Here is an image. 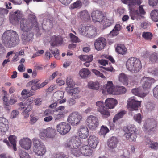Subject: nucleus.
Returning a JSON list of instances; mask_svg holds the SVG:
<instances>
[{
  "label": "nucleus",
  "instance_id": "7c9ffc66",
  "mask_svg": "<svg viewBox=\"0 0 158 158\" xmlns=\"http://www.w3.org/2000/svg\"><path fill=\"white\" fill-rule=\"evenodd\" d=\"M79 16L81 19L85 21H87L90 19V15L86 10L80 12L79 14Z\"/></svg>",
  "mask_w": 158,
  "mask_h": 158
},
{
  "label": "nucleus",
  "instance_id": "c756f323",
  "mask_svg": "<svg viewBox=\"0 0 158 158\" xmlns=\"http://www.w3.org/2000/svg\"><path fill=\"white\" fill-rule=\"evenodd\" d=\"M80 137L82 139L87 138L89 135V132L87 128L86 127H81L79 132Z\"/></svg>",
  "mask_w": 158,
  "mask_h": 158
},
{
  "label": "nucleus",
  "instance_id": "69168bd1",
  "mask_svg": "<svg viewBox=\"0 0 158 158\" xmlns=\"http://www.w3.org/2000/svg\"><path fill=\"white\" fill-rule=\"evenodd\" d=\"M8 10L6 9L0 8V18H2V17L3 15L7 14Z\"/></svg>",
  "mask_w": 158,
  "mask_h": 158
},
{
  "label": "nucleus",
  "instance_id": "ddd939ff",
  "mask_svg": "<svg viewBox=\"0 0 158 158\" xmlns=\"http://www.w3.org/2000/svg\"><path fill=\"white\" fill-rule=\"evenodd\" d=\"M23 17L21 12L18 10L13 13L10 16L9 19L11 23L13 24L16 25L18 23L19 20Z\"/></svg>",
  "mask_w": 158,
  "mask_h": 158
},
{
  "label": "nucleus",
  "instance_id": "ea45409f",
  "mask_svg": "<svg viewBox=\"0 0 158 158\" xmlns=\"http://www.w3.org/2000/svg\"><path fill=\"white\" fill-rule=\"evenodd\" d=\"M32 140L33 143V149H35L44 145L38 139L34 138Z\"/></svg>",
  "mask_w": 158,
  "mask_h": 158
},
{
  "label": "nucleus",
  "instance_id": "2f4dec72",
  "mask_svg": "<svg viewBox=\"0 0 158 158\" xmlns=\"http://www.w3.org/2000/svg\"><path fill=\"white\" fill-rule=\"evenodd\" d=\"M116 50L119 54L124 55L126 53L127 48L124 45L120 44L117 45Z\"/></svg>",
  "mask_w": 158,
  "mask_h": 158
},
{
  "label": "nucleus",
  "instance_id": "4c0bfd02",
  "mask_svg": "<svg viewBox=\"0 0 158 158\" xmlns=\"http://www.w3.org/2000/svg\"><path fill=\"white\" fill-rule=\"evenodd\" d=\"M150 16L152 20L155 22L158 21V10H152L150 13Z\"/></svg>",
  "mask_w": 158,
  "mask_h": 158
},
{
  "label": "nucleus",
  "instance_id": "0eeeda50",
  "mask_svg": "<svg viewBox=\"0 0 158 158\" xmlns=\"http://www.w3.org/2000/svg\"><path fill=\"white\" fill-rule=\"evenodd\" d=\"M86 124L90 129L95 130L98 125V118L93 115L89 116L87 119Z\"/></svg>",
  "mask_w": 158,
  "mask_h": 158
},
{
  "label": "nucleus",
  "instance_id": "6ab92c4d",
  "mask_svg": "<svg viewBox=\"0 0 158 158\" xmlns=\"http://www.w3.org/2000/svg\"><path fill=\"white\" fill-rule=\"evenodd\" d=\"M19 143L22 148L27 150L29 149L31 146V141L28 138L21 139Z\"/></svg>",
  "mask_w": 158,
  "mask_h": 158
},
{
  "label": "nucleus",
  "instance_id": "052dcab7",
  "mask_svg": "<svg viewBox=\"0 0 158 158\" xmlns=\"http://www.w3.org/2000/svg\"><path fill=\"white\" fill-rule=\"evenodd\" d=\"M49 82V80H46L44 82L41 84L37 83L35 85L38 89L42 88L45 85Z\"/></svg>",
  "mask_w": 158,
  "mask_h": 158
},
{
  "label": "nucleus",
  "instance_id": "c85d7f7f",
  "mask_svg": "<svg viewBox=\"0 0 158 158\" xmlns=\"http://www.w3.org/2000/svg\"><path fill=\"white\" fill-rule=\"evenodd\" d=\"M79 92V90L77 88H74L71 89L67 91V93L74 99H77L79 98L78 93Z\"/></svg>",
  "mask_w": 158,
  "mask_h": 158
},
{
  "label": "nucleus",
  "instance_id": "20e7f679",
  "mask_svg": "<svg viewBox=\"0 0 158 158\" xmlns=\"http://www.w3.org/2000/svg\"><path fill=\"white\" fill-rule=\"evenodd\" d=\"M136 129L134 126L130 125L123 128L126 139L130 141L135 140L137 137L136 133Z\"/></svg>",
  "mask_w": 158,
  "mask_h": 158
},
{
  "label": "nucleus",
  "instance_id": "9d476101",
  "mask_svg": "<svg viewBox=\"0 0 158 158\" xmlns=\"http://www.w3.org/2000/svg\"><path fill=\"white\" fill-rule=\"evenodd\" d=\"M80 145V142L78 138L72 137L69 141L67 142L64 145L66 148H69L71 150L77 148Z\"/></svg>",
  "mask_w": 158,
  "mask_h": 158
},
{
  "label": "nucleus",
  "instance_id": "774afa93",
  "mask_svg": "<svg viewBox=\"0 0 158 158\" xmlns=\"http://www.w3.org/2000/svg\"><path fill=\"white\" fill-rule=\"evenodd\" d=\"M67 156L63 153L57 154L55 156V158H67Z\"/></svg>",
  "mask_w": 158,
  "mask_h": 158
},
{
  "label": "nucleus",
  "instance_id": "de8ad7c7",
  "mask_svg": "<svg viewBox=\"0 0 158 158\" xmlns=\"http://www.w3.org/2000/svg\"><path fill=\"white\" fill-rule=\"evenodd\" d=\"M109 130L106 126H102L99 132V135L100 136H105L106 134L109 131Z\"/></svg>",
  "mask_w": 158,
  "mask_h": 158
},
{
  "label": "nucleus",
  "instance_id": "13d9d810",
  "mask_svg": "<svg viewBox=\"0 0 158 158\" xmlns=\"http://www.w3.org/2000/svg\"><path fill=\"white\" fill-rule=\"evenodd\" d=\"M69 36L70 37V40L72 42L74 43H77L80 42L78 38L72 33H70Z\"/></svg>",
  "mask_w": 158,
  "mask_h": 158
},
{
  "label": "nucleus",
  "instance_id": "49530a36",
  "mask_svg": "<svg viewBox=\"0 0 158 158\" xmlns=\"http://www.w3.org/2000/svg\"><path fill=\"white\" fill-rule=\"evenodd\" d=\"M9 140L12 145L15 151L17 150L16 144L15 136L14 135H11L9 137Z\"/></svg>",
  "mask_w": 158,
  "mask_h": 158
},
{
  "label": "nucleus",
  "instance_id": "9b49d317",
  "mask_svg": "<svg viewBox=\"0 0 158 158\" xmlns=\"http://www.w3.org/2000/svg\"><path fill=\"white\" fill-rule=\"evenodd\" d=\"M23 32L21 36L23 42L25 43L31 42L34 39V33L31 30Z\"/></svg>",
  "mask_w": 158,
  "mask_h": 158
},
{
  "label": "nucleus",
  "instance_id": "dca6fc26",
  "mask_svg": "<svg viewBox=\"0 0 158 158\" xmlns=\"http://www.w3.org/2000/svg\"><path fill=\"white\" fill-rule=\"evenodd\" d=\"M118 140L115 137H112L108 139V145L111 151L113 152H115L116 149Z\"/></svg>",
  "mask_w": 158,
  "mask_h": 158
},
{
  "label": "nucleus",
  "instance_id": "a211bd4d",
  "mask_svg": "<svg viewBox=\"0 0 158 158\" xmlns=\"http://www.w3.org/2000/svg\"><path fill=\"white\" fill-rule=\"evenodd\" d=\"M106 43V41L105 38L102 37L98 38L95 42V47L97 50H101L104 48Z\"/></svg>",
  "mask_w": 158,
  "mask_h": 158
},
{
  "label": "nucleus",
  "instance_id": "473e14b6",
  "mask_svg": "<svg viewBox=\"0 0 158 158\" xmlns=\"http://www.w3.org/2000/svg\"><path fill=\"white\" fill-rule=\"evenodd\" d=\"M61 39L60 36H53L51 39L52 43L51 44V47H54L55 46H57L61 43Z\"/></svg>",
  "mask_w": 158,
  "mask_h": 158
},
{
  "label": "nucleus",
  "instance_id": "a19ab883",
  "mask_svg": "<svg viewBox=\"0 0 158 158\" xmlns=\"http://www.w3.org/2000/svg\"><path fill=\"white\" fill-rule=\"evenodd\" d=\"M46 130L48 137L52 138L56 135V131L55 129L49 127L46 129Z\"/></svg>",
  "mask_w": 158,
  "mask_h": 158
},
{
  "label": "nucleus",
  "instance_id": "f8f14e48",
  "mask_svg": "<svg viewBox=\"0 0 158 158\" xmlns=\"http://www.w3.org/2000/svg\"><path fill=\"white\" fill-rule=\"evenodd\" d=\"M142 87L144 90H148L151 87L152 83L155 82L152 78L144 77L141 80Z\"/></svg>",
  "mask_w": 158,
  "mask_h": 158
},
{
  "label": "nucleus",
  "instance_id": "2eb2a0df",
  "mask_svg": "<svg viewBox=\"0 0 158 158\" xmlns=\"http://www.w3.org/2000/svg\"><path fill=\"white\" fill-rule=\"evenodd\" d=\"M145 14V12L144 9L143 8L142 6H139V9L134 12V15L131 13V19L134 20L136 18L139 19L143 18H144L143 16Z\"/></svg>",
  "mask_w": 158,
  "mask_h": 158
},
{
  "label": "nucleus",
  "instance_id": "4d7b16f0",
  "mask_svg": "<svg viewBox=\"0 0 158 158\" xmlns=\"http://www.w3.org/2000/svg\"><path fill=\"white\" fill-rule=\"evenodd\" d=\"M19 153L20 158H30L28 154L24 150H19Z\"/></svg>",
  "mask_w": 158,
  "mask_h": 158
},
{
  "label": "nucleus",
  "instance_id": "bb28decb",
  "mask_svg": "<svg viewBox=\"0 0 158 158\" xmlns=\"http://www.w3.org/2000/svg\"><path fill=\"white\" fill-rule=\"evenodd\" d=\"M91 72L87 68H82L79 72V74L81 77L85 79L89 77L91 75Z\"/></svg>",
  "mask_w": 158,
  "mask_h": 158
},
{
  "label": "nucleus",
  "instance_id": "aec40b11",
  "mask_svg": "<svg viewBox=\"0 0 158 158\" xmlns=\"http://www.w3.org/2000/svg\"><path fill=\"white\" fill-rule=\"evenodd\" d=\"M91 15L92 20L95 22H101L104 17L102 13L98 10L93 11Z\"/></svg>",
  "mask_w": 158,
  "mask_h": 158
},
{
  "label": "nucleus",
  "instance_id": "423d86ee",
  "mask_svg": "<svg viewBox=\"0 0 158 158\" xmlns=\"http://www.w3.org/2000/svg\"><path fill=\"white\" fill-rule=\"evenodd\" d=\"M141 102L136 100L133 97L130 98L128 101L127 106L131 111L137 110L140 107Z\"/></svg>",
  "mask_w": 158,
  "mask_h": 158
},
{
  "label": "nucleus",
  "instance_id": "f3484780",
  "mask_svg": "<svg viewBox=\"0 0 158 158\" xmlns=\"http://www.w3.org/2000/svg\"><path fill=\"white\" fill-rule=\"evenodd\" d=\"M155 122L153 119H147L144 123L142 127L143 129L145 131H151L155 126Z\"/></svg>",
  "mask_w": 158,
  "mask_h": 158
},
{
  "label": "nucleus",
  "instance_id": "c9c22d12",
  "mask_svg": "<svg viewBox=\"0 0 158 158\" xmlns=\"http://www.w3.org/2000/svg\"><path fill=\"white\" fill-rule=\"evenodd\" d=\"M88 85L89 89L94 90H98L99 87V83L98 82H89Z\"/></svg>",
  "mask_w": 158,
  "mask_h": 158
},
{
  "label": "nucleus",
  "instance_id": "a18cd8bd",
  "mask_svg": "<svg viewBox=\"0 0 158 158\" xmlns=\"http://www.w3.org/2000/svg\"><path fill=\"white\" fill-rule=\"evenodd\" d=\"M49 50L51 53L54 54L55 57L56 59H60L59 50L58 49L52 47H50Z\"/></svg>",
  "mask_w": 158,
  "mask_h": 158
},
{
  "label": "nucleus",
  "instance_id": "412c9836",
  "mask_svg": "<svg viewBox=\"0 0 158 158\" xmlns=\"http://www.w3.org/2000/svg\"><path fill=\"white\" fill-rule=\"evenodd\" d=\"M131 92L134 95L140 97H145L147 93L146 92L143 91L141 87L133 89L131 90Z\"/></svg>",
  "mask_w": 158,
  "mask_h": 158
},
{
  "label": "nucleus",
  "instance_id": "8fccbe9b",
  "mask_svg": "<svg viewBox=\"0 0 158 158\" xmlns=\"http://www.w3.org/2000/svg\"><path fill=\"white\" fill-rule=\"evenodd\" d=\"M125 114L126 112L125 111H121L116 114L113 118V122H116L118 119L122 118Z\"/></svg>",
  "mask_w": 158,
  "mask_h": 158
},
{
  "label": "nucleus",
  "instance_id": "f704fd0d",
  "mask_svg": "<svg viewBox=\"0 0 158 158\" xmlns=\"http://www.w3.org/2000/svg\"><path fill=\"white\" fill-rule=\"evenodd\" d=\"M99 112L102 114L103 118H106L109 116L110 115V113L108 109L106 107H103L102 109L99 108L98 109Z\"/></svg>",
  "mask_w": 158,
  "mask_h": 158
},
{
  "label": "nucleus",
  "instance_id": "cd10ccee",
  "mask_svg": "<svg viewBox=\"0 0 158 158\" xmlns=\"http://www.w3.org/2000/svg\"><path fill=\"white\" fill-rule=\"evenodd\" d=\"M33 151L36 155L41 156L44 155L46 152V149L45 145H44L35 149H33Z\"/></svg>",
  "mask_w": 158,
  "mask_h": 158
},
{
  "label": "nucleus",
  "instance_id": "c03bdc74",
  "mask_svg": "<svg viewBox=\"0 0 158 158\" xmlns=\"http://www.w3.org/2000/svg\"><path fill=\"white\" fill-rule=\"evenodd\" d=\"M101 23L105 27H107L111 24L113 23V21L112 20L107 19L104 16Z\"/></svg>",
  "mask_w": 158,
  "mask_h": 158
},
{
  "label": "nucleus",
  "instance_id": "09e8293b",
  "mask_svg": "<svg viewBox=\"0 0 158 158\" xmlns=\"http://www.w3.org/2000/svg\"><path fill=\"white\" fill-rule=\"evenodd\" d=\"M82 2L80 0H78L71 5V8L72 9L75 8L79 9L82 7Z\"/></svg>",
  "mask_w": 158,
  "mask_h": 158
},
{
  "label": "nucleus",
  "instance_id": "e2e57ef3",
  "mask_svg": "<svg viewBox=\"0 0 158 158\" xmlns=\"http://www.w3.org/2000/svg\"><path fill=\"white\" fill-rule=\"evenodd\" d=\"M134 119L138 123L140 124L141 120V115L139 113L136 114L134 116Z\"/></svg>",
  "mask_w": 158,
  "mask_h": 158
},
{
  "label": "nucleus",
  "instance_id": "864d4df0",
  "mask_svg": "<svg viewBox=\"0 0 158 158\" xmlns=\"http://www.w3.org/2000/svg\"><path fill=\"white\" fill-rule=\"evenodd\" d=\"M116 94H123L125 93L126 91V88L122 86H117Z\"/></svg>",
  "mask_w": 158,
  "mask_h": 158
},
{
  "label": "nucleus",
  "instance_id": "5fc2aeb1",
  "mask_svg": "<svg viewBox=\"0 0 158 158\" xmlns=\"http://www.w3.org/2000/svg\"><path fill=\"white\" fill-rule=\"evenodd\" d=\"M142 36L146 40H150L152 38V35L150 32H143L142 33Z\"/></svg>",
  "mask_w": 158,
  "mask_h": 158
},
{
  "label": "nucleus",
  "instance_id": "a878e982",
  "mask_svg": "<svg viewBox=\"0 0 158 158\" xmlns=\"http://www.w3.org/2000/svg\"><path fill=\"white\" fill-rule=\"evenodd\" d=\"M81 154L85 156L91 155L93 150L89 147L87 145H84L81 148Z\"/></svg>",
  "mask_w": 158,
  "mask_h": 158
},
{
  "label": "nucleus",
  "instance_id": "b1692460",
  "mask_svg": "<svg viewBox=\"0 0 158 158\" xmlns=\"http://www.w3.org/2000/svg\"><path fill=\"white\" fill-rule=\"evenodd\" d=\"M0 131L5 132L7 131L8 128L7 121L4 118H0Z\"/></svg>",
  "mask_w": 158,
  "mask_h": 158
},
{
  "label": "nucleus",
  "instance_id": "1a4fd4ad",
  "mask_svg": "<svg viewBox=\"0 0 158 158\" xmlns=\"http://www.w3.org/2000/svg\"><path fill=\"white\" fill-rule=\"evenodd\" d=\"M34 26L26 19L23 18L20 22V27L22 31L31 30Z\"/></svg>",
  "mask_w": 158,
  "mask_h": 158
},
{
  "label": "nucleus",
  "instance_id": "bf43d9fd",
  "mask_svg": "<svg viewBox=\"0 0 158 158\" xmlns=\"http://www.w3.org/2000/svg\"><path fill=\"white\" fill-rule=\"evenodd\" d=\"M92 71L97 77H99L103 78H106L103 75V74L100 73L99 71L95 69H92Z\"/></svg>",
  "mask_w": 158,
  "mask_h": 158
},
{
  "label": "nucleus",
  "instance_id": "f03ea898",
  "mask_svg": "<svg viewBox=\"0 0 158 158\" xmlns=\"http://www.w3.org/2000/svg\"><path fill=\"white\" fill-rule=\"evenodd\" d=\"M127 69L132 72L137 73L142 68L140 60L135 57H131L127 61L126 64Z\"/></svg>",
  "mask_w": 158,
  "mask_h": 158
},
{
  "label": "nucleus",
  "instance_id": "e433bc0d",
  "mask_svg": "<svg viewBox=\"0 0 158 158\" xmlns=\"http://www.w3.org/2000/svg\"><path fill=\"white\" fill-rule=\"evenodd\" d=\"M121 1L124 4H128L129 6L131 5H134L136 4L139 5L141 4L140 0H121Z\"/></svg>",
  "mask_w": 158,
  "mask_h": 158
},
{
  "label": "nucleus",
  "instance_id": "79ce46f5",
  "mask_svg": "<svg viewBox=\"0 0 158 158\" xmlns=\"http://www.w3.org/2000/svg\"><path fill=\"white\" fill-rule=\"evenodd\" d=\"M93 57L92 55H81L80 56L79 58L82 61L91 62L93 60Z\"/></svg>",
  "mask_w": 158,
  "mask_h": 158
},
{
  "label": "nucleus",
  "instance_id": "338daca9",
  "mask_svg": "<svg viewBox=\"0 0 158 158\" xmlns=\"http://www.w3.org/2000/svg\"><path fill=\"white\" fill-rule=\"evenodd\" d=\"M46 131V129H44L40 133V135L41 139H44L47 137Z\"/></svg>",
  "mask_w": 158,
  "mask_h": 158
},
{
  "label": "nucleus",
  "instance_id": "4468645a",
  "mask_svg": "<svg viewBox=\"0 0 158 158\" xmlns=\"http://www.w3.org/2000/svg\"><path fill=\"white\" fill-rule=\"evenodd\" d=\"M116 87L113 85L112 81H108L107 84L103 86L102 90L103 91H107L110 94H116Z\"/></svg>",
  "mask_w": 158,
  "mask_h": 158
},
{
  "label": "nucleus",
  "instance_id": "603ef678",
  "mask_svg": "<svg viewBox=\"0 0 158 158\" xmlns=\"http://www.w3.org/2000/svg\"><path fill=\"white\" fill-rule=\"evenodd\" d=\"M119 81L125 84L127 82L128 78L125 74L122 73L119 75Z\"/></svg>",
  "mask_w": 158,
  "mask_h": 158
},
{
  "label": "nucleus",
  "instance_id": "37998d69",
  "mask_svg": "<svg viewBox=\"0 0 158 158\" xmlns=\"http://www.w3.org/2000/svg\"><path fill=\"white\" fill-rule=\"evenodd\" d=\"M63 98V95L62 92L58 91L55 92L53 95V100L55 102L58 101Z\"/></svg>",
  "mask_w": 158,
  "mask_h": 158
},
{
  "label": "nucleus",
  "instance_id": "72a5a7b5",
  "mask_svg": "<svg viewBox=\"0 0 158 158\" xmlns=\"http://www.w3.org/2000/svg\"><path fill=\"white\" fill-rule=\"evenodd\" d=\"M121 29V26L118 24H116L113 29L110 32L109 35L112 36H117L118 34L119 31Z\"/></svg>",
  "mask_w": 158,
  "mask_h": 158
},
{
  "label": "nucleus",
  "instance_id": "680f3d73",
  "mask_svg": "<svg viewBox=\"0 0 158 158\" xmlns=\"http://www.w3.org/2000/svg\"><path fill=\"white\" fill-rule=\"evenodd\" d=\"M76 102V100L73 98H69L67 101L68 105L70 106L75 105Z\"/></svg>",
  "mask_w": 158,
  "mask_h": 158
},
{
  "label": "nucleus",
  "instance_id": "5701e85b",
  "mask_svg": "<svg viewBox=\"0 0 158 158\" xmlns=\"http://www.w3.org/2000/svg\"><path fill=\"white\" fill-rule=\"evenodd\" d=\"M146 145H148V147L151 149L156 150L158 148V143L157 142L151 141L149 138H146L145 139Z\"/></svg>",
  "mask_w": 158,
  "mask_h": 158
},
{
  "label": "nucleus",
  "instance_id": "6e6d98bb",
  "mask_svg": "<svg viewBox=\"0 0 158 158\" xmlns=\"http://www.w3.org/2000/svg\"><path fill=\"white\" fill-rule=\"evenodd\" d=\"M71 153L74 156H79L81 154V148H75L71 150Z\"/></svg>",
  "mask_w": 158,
  "mask_h": 158
},
{
  "label": "nucleus",
  "instance_id": "4be33fe9",
  "mask_svg": "<svg viewBox=\"0 0 158 158\" xmlns=\"http://www.w3.org/2000/svg\"><path fill=\"white\" fill-rule=\"evenodd\" d=\"M117 103V101L116 99L110 98L106 99L105 104L106 107L110 109L114 108Z\"/></svg>",
  "mask_w": 158,
  "mask_h": 158
},
{
  "label": "nucleus",
  "instance_id": "6e6552de",
  "mask_svg": "<svg viewBox=\"0 0 158 158\" xmlns=\"http://www.w3.org/2000/svg\"><path fill=\"white\" fill-rule=\"evenodd\" d=\"M71 129L70 126L65 122L60 123L56 126L57 131L62 135H64L67 133Z\"/></svg>",
  "mask_w": 158,
  "mask_h": 158
},
{
  "label": "nucleus",
  "instance_id": "39448f33",
  "mask_svg": "<svg viewBox=\"0 0 158 158\" xmlns=\"http://www.w3.org/2000/svg\"><path fill=\"white\" fill-rule=\"evenodd\" d=\"M82 116L78 112L75 111L71 113L68 116V121L72 125H77L81 121Z\"/></svg>",
  "mask_w": 158,
  "mask_h": 158
},
{
  "label": "nucleus",
  "instance_id": "393cba45",
  "mask_svg": "<svg viewBox=\"0 0 158 158\" xmlns=\"http://www.w3.org/2000/svg\"><path fill=\"white\" fill-rule=\"evenodd\" d=\"M89 144L92 148H95L98 143V138L94 135H91L88 139Z\"/></svg>",
  "mask_w": 158,
  "mask_h": 158
},
{
  "label": "nucleus",
  "instance_id": "3c124183",
  "mask_svg": "<svg viewBox=\"0 0 158 158\" xmlns=\"http://www.w3.org/2000/svg\"><path fill=\"white\" fill-rule=\"evenodd\" d=\"M66 84L69 87H73L75 85V82L73 80L71 76H69L67 77Z\"/></svg>",
  "mask_w": 158,
  "mask_h": 158
},
{
  "label": "nucleus",
  "instance_id": "7ed1b4c3",
  "mask_svg": "<svg viewBox=\"0 0 158 158\" xmlns=\"http://www.w3.org/2000/svg\"><path fill=\"white\" fill-rule=\"evenodd\" d=\"M78 30L82 35L89 38L95 37L97 34V29L94 27H83L82 28H79Z\"/></svg>",
  "mask_w": 158,
  "mask_h": 158
},
{
  "label": "nucleus",
  "instance_id": "0e129e2a",
  "mask_svg": "<svg viewBox=\"0 0 158 158\" xmlns=\"http://www.w3.org/2000/svg\"><path fill=\"white\" fill-rule=\"evenodd\" d=\"M96 105L97 106H98L97 110L98 111V109L100 108L102 109L103 107H105L104 106L103 102L101 101H97L96 103Z\"/></svg>",
  "mask_w": 158,
  "mask_h": 158
},
{
  "label": "nucleus",
  "instance_id": "f257e3e1",
  "mask_svg": "<svg viewBox=\"0 0 158 158\" xmlns=\"http://www.w3.org/2000/svg\"><path fill=\"white\" fill-rule=\"evenodd\" d=\"M2 40L4 45L9 48L16 46L19 42V36L16 32L11 30L3 33Z\"/></svg>",
  "mask_w": 158,
  "mask_h": 158
},
{
  "label": "nucleus",
  "instance_id": "58836bf2",
  "mask_svg": "<svg viewBox=\"0 0 158 158\" xmlns=\"http://www.w3.org/2000/svg\"><path fill=\"white\" fill-rule=\"evenodd\" d=\"M28 21L32 23L33 26L36 25L37 23L36 18L34 15L31 14H29L28 16V19H27Z\"/></svg>",
  "mask_w": 158,
  "mask_h": 158
}]
</instances>
